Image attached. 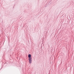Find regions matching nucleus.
Instances as JSON below:
<instances>
[{"label": "nucleus", "mask_w": 74, "mask_h": 74, "mask_svg": "<svg viewBox=\"0 0 74 74\" xmlns=\"http://www.w3.org/2000/svg\"><path fill=\"white\" fill-rule=\"evenodd\" d=\"M29 57V62L30 63H31L32 60V58H31V55L29 54L28 56Z\"/></svg>", "instance_id": "nucleus-1"}]
</instances>
